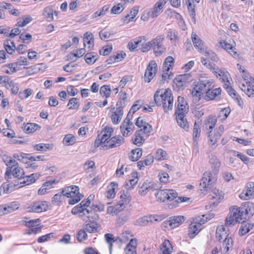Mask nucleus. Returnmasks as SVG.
<instances>
[{"instance_id":"f257e3e1","label":"nucleus","mask_w":254,"mask_h":254,"mask_svg":"<svg viewBox=\"0 0 254 254\" xmlns=\"http://www.w3.org/2000/svg\"><path fill=\"white\" fill-rule=\"evenodd\" d=\"M114 128L111 127H105L94 142V146L100 147L101 149L108 150L117 147L124 143L125 139L121 136H114L112 137Z\"/></svg>"},{"instance_id":"09e8293b","label":"nucleus","mask_w":254,"mask_h":254,"mask_svg":"<svg viewBox=\"0 0 254 254\" xmlns=\"http://www.w3.org/2000/svg\"><path fill=\"white\" fill-rule=\"evenodd\" d=\"M174 65L175 58L172 56H168L164 59L162 67L172 70Z\"/></svg>"},{"instance_id":"864d4df0","label":"nucleus","mask_w":254,"mask_h":254,"mask_svg":"<svg viewBox=\"0 0 254 254\" xmlns=\"http://www.w3.org/2000/svg\"><path fill=\"white\" fill-rule=\"evenodd\" d=\"M142 154V151L141 148H135L131 151L129 155V158L131 161H136L141 157Z\"/></svg>"},{"instance_id":"6e6d98bb","label":"nucleus","mask_w":254,"mask_h":254,"mask_svg":"<svg viewBox=\"0 0 254 254\" xmlns=\"http://www.w3.org/2000/svg\"><path fill=\"white\" fill-rule=\"evenodd\" d=\"M76 141L75 136L72 134L65 135L63 139V143L66 146H69L74 144Z\"/></svg>"},{"instance_id":"cd10ccee","label":"nucleus","mask_w":254,"mask_h":254,"mask_svg":"<svg viewBox=\"0 0 254 254\" xmlns=\"http://www.w3.org/2000/svg\"><path fill=\"white\" fill-rule=\"evenodd\" d=\"M217 78L225 82L227 80V74L224 69L219 68L216 64H214L211 70Z\"/></svg>"},{"instance_id":"72a5a7b5","label":"nucleus","mask_w":254,"mask_h":254,"mask_svg":"<svg viewBox=\"0 0 254 254\" xmlns=\"http://www.w3.org/2000/svg\"><path fill=\"white\" fill-rule=\"evenodd\" d=\"M166 3V0H158L154 6L151 8L156 18L163 11Z\"/></svg>"},{"instance_id":"774afa93","label":"nucleus","mask_w":254,"mask_h":254,"mask_svg":"<svg viewBox=\"0 0 254 254\" xmlns=\"http://www.w3.org/2000/svg\"><path fill=\"white\" fill-rule=\"evenodd\" d=\"M39 126L36 124L28 123L23 128L24 132L26 133H30L35 131Z\"/></svg>"},{"instance_id":"393cba45","label":"nucleus","mask_w":254,"mask_h":254,"mask_svg":"<svg viewBox=\"0 0 254 254\" xmlns=\"http://www.w3.org/2000/svg\"><path fill=\"white\" fill-rule=\"evenodd\" d=\"M123 114V110L120 107L113 109L109 113L112 122L115 125H117L121 122Z\"/></svg>"},{"instance_id":"ea45409f","label":"nucleus","mask_w":254,"mask_h":254,"mask_svg":"<svg viewBox=\"0 0 254 254\" xmlns=\"http://www.w3.org/2000/svg\"><path fill=\"white\" fill-rule=\"evenodd\" d=\"M209 163L213 172V174L216 175L219 172L221 166V162L219 159L215 156H212L210 158Z\"/></svg>"},{"instance_id":"4468645a","label":"nucleus","mask_w":254,"mask_h":254,"mask_svg":"<svg viewBox=\"0 0 254 254\" xmlns=\"http://www.w3.org/2000/svg\"><path fill=\"white\" fill-rule=\"evenodd\" d=\"M24 219L23 224L29 228L28 232H26L28 234H36L41 229L42 225L41 224H38L39 222V219L29 220L27 218H24Z\"/></svg>"},{"instance_id":"e433bc0d","label":"nucleus","mask_w":254,"mask_h":254,"mask_svg":"<svg viewBox=\"0 0 254 254\" xmlns=\"http://www.w3.org/2000/svg\"><path fill=\"white\" fill-rule=\"evenodd\" d=\"M228 236V231L226 230L223 225H219L216 231V238L219 241H222V240L227 238Z\"/></svg>"},{"instance_id":"ddd939ff","label":"nucleus","mask_w":254,"mask_h":254,"mask_svg":"<svg viewBox=\"0 0 254 254\" xmlns=\"http://www.w3.org/2000/svg\"><path fill=\"white\" fill-rule=\"evenodd\" d=\"M254 197V183H247L244 190L240 193L239 197L242 200H248Z\"/></svg>"},{"instance_id":"5fc2aeb1","label":"nucleus","mask_w":254,"mask_h":254,"mask_svg":"<svg viewBox=\"0 0 254 254\" xmlns=\"http://www.w3.org/2000/svg\"><path fill=\"white\" fill-rule=\"evenodd\" d=\"M62 178L60 174L49 176V189L54 188L60 182Z\"/></svg>"},{"instance_id":"0eeeda50","label":"nucleus","mask_w":254,"mask_h":254,"mask_svg":"<svg viewBox=\"0 0 254 254\" xmlns=\"http://www.w3.org/2000/svg\"><path fill=\"white\" fill-rule=\"evenodd\" d=\"M216 175L213 174L210 171L205 172L203 175L200 183V188L201 191H208L217 182Z\"/></svg>"},{"instance_id":"a878e982","label":"nucleus","mask_w":254,"mask_h":254,"mask_svg":"<svg viewBox=\"0 0 254 254\" xmlns=\"http://www.w3.org/2000/svg\"><path fill=\"white\" fill-rule=\"evenodd\" d=\"M152 189H156V184L149 180H146L139 188L138 193L140 195L144 196Z\"/></svg>"},{"instance_id":"f704fd0d","label":"nucleus","mask_w":254,"mask_h":254,"mask_svg":"<svg viewBox=\"0 0 254 254\" xmlns=\"http://www.w3.org/2000/svg\"><path fill=\"white\" fill-rule=\"evenodd\" d=\"M241 206L244 211L246 218L252 216L254 213V205L253 203L250 202H244L241 204Z\"/></svg>"},{"instance_id":"a19ab883","label":"nucleus","mask_w":254,"mask_h":254,"mask_svg":"<svg viewBox=\"0 0 254 254\" xmlns=\"http://www.w3.org/2000/svg\"><path fill=\"white\" fill-rule=\"evenodd\" d=\"M142 52H148L151 50L150 41H148L145 36H140V46L138 49Z\"/></svg>"},{"instance_id":"bb28decb","label":"nucleus","mask_w":254,"mask_h":254,"mask_svg":"<svg viewBox=\"0 0 254 254\" xmlns=\"http://www.w3.org/2000/svg\"><path fill=\"white\" fill-rule=\"evenodd\" d=\"M177 125L185 131H188L189 129V124L186 118L187 114H175Z\"/></svg>"},{"instance_id":"58836bf2","label":"nucleus","mask_w":254,"mask_h":254,"mask_svg":"<svg viewBox=\"0 0 254 254\" xmlns=\"http://www.w3.org/2000/svg\"><path fill=\"white\" fill-rule=\"evenodd\" d=\"M221 89L220 88H216L213 89H212V88H209V90L207 91L205 96V100L209 101L213 100L218 97L221 94Z\"/></svg>"},{"instance_id":"c756f323","label":"nucleus","mask_w":254,"mask_h":254,"mask_svg":"<svg viewBox=\"0 0 254 254\" xmlns=\"http://www.w3.org/2000/svg\"><path fill=\"white\" fill-rule=\"evenodd\" d=\"M220 45L223 49L227 51L234 58L238 57L239 54L234 46L226 41L220 42Z\"/></svg>"},{"instance_id":"423d86ee","label":"nucleus","mask_w":254,"mask_h":254,"mask_svg":"<svg viewBox=\"0 0 254 254\" xmlns=\"http://www.w3.org/2000/svg\"><path fill=\"white\" fill-rule=\"evenodd\" d=\"M241 205L240 207L233 206L230 209V212L226 218L225 224L227 225L234 224L246 219L245 214Z\"/></svg>"},{"instance_id":"9b49d317","label":"nucleus","mask_w":254,"mask_h":254,"mask_svg":"<svg viewBox=\"0 0 254 254\" xmlns=\"http://www.w3.org/2000/svg\"><path fill=\"white\" fill-rule=\"evenodd\" d=\"M91 196H90L86 200H83L81 202L74 206L71 210L73 214H79L80 216L86 215L89 214L90 211L87 208L91 202Z\"/></svg>"},{"instance_id":"c85d7f7f","label":"nucleus","mask_w":254,"mask_h":254,"mask_svg":"<svg viewBox=\"0 0 254 254\" xmlns=\"http://www.w3.org/2000/svg\"><path fill=\"white\" fill-rule=\"evenodd\" d=\"M233 246V240L232 238H225V239L222 240L220 251L222 253L225 254L232 249Z\"/></svg>"},{"instance_id":"9d476101","label":"nucleus","mask_w":254,"mask_h":254,"mask_svg":"<svg viewBox=\"0 0 254 254\" xmlns=\"http://www.w3.org/2000/svg\"><path fill=\"white\" fill-rule=\"evenodd\" d=\"M164 38L161 36H158L150 40L151 49H152L156 56H160L166 51L163 46Z\"/></svg>"},{"instance_id":"0e129e2a","label":"nucleus","mask_w":254,"mask_h":254,"mask_svg":"<svg viewBox=\"0 0 254 254\" xmlns=\"http://www.w3.org/2000/svg\"><path fill=\"white\" fill-rule=\"evenodd\" d=\"M159 181L162 184H167L169 182L170 176L169 174L164 171H160L158 174Z\"/></svg>"},{"instance_id":"a211bd4d","label":"nucleus","mask_w":254,"mask_h":254,"mask_svg":"<svg viewBox=\"0 0 254 254\" xmlns=\"http://www.w3.org/2000/svg\"><path fill=\"white\" fill-rule=\"evenodd\" d=\"M185 218L183 216L178 215L171 217L169 220L165 222L166 227L170 229L175 228L181 224H182L185 220Z\"/></svg>"},{"instance_id":"79ce46f5","label":"nucleus","mask_w":254,"mask_h":254,"mask_svg":"<svg viewBox=\"0 0 254 254\" xmlns=\"http://www.w3.org/2000/svg\"><path fill=\"white\" fill-rule=\"evenodd\" d=\"M139 180L138 175L137 172H132L131 177L127 182H126V186L127 189H133L134 188Z\"/></svg>"},{"instance_id":"49530a36","label":"nucleus","mask_w":254,"mask_h":254,"mask_svg":"<svg viewBox=\"0 0 254 254\" xmlns=\"http://www.w3.org/2000/svg\"><path fill=\"white\" fill-rule=\"evenodd\" d=\"M99 227L100 225L98 223L94 221H89L85 225L84 228L87 232L93 233L97 232Z\"/></svg>"},{"instance_id":"412c9836","label":"nucleus","mask_w":254,"mask_h":254,"mask_svg":"<svg viewBox=\"0 0 254 254\" xmlns=\"http://www.w3.org/2000/svg\"><path fill=\"white\" fill-rule=\"evenodd\" d=\"M121 132L124 136L131 134L134 128L133 124L129 120L126 119L120 127Z\"/></svg>"},{"instance_id":"c03bdc74","label":"nucleus","mask_w":254,"mask_h":254,"mask_svg":"<svg viewBox=\"0 0 254 254\" xmlns=\"http://www.w3.org/2000/svg\"><path fill=\"white\" fill-rule=\"evenodd\" d=\"M254 224L252 223L247 222L242 224L239 231L240 236H244L249 233L254 228Z\"/></svg>"},{"instance_id":"4c0bfd02","label":"nucleus","mask_w":254,"mask_h":254,"mask_svg":"<svg viewBox=\"0 0 254 254\" xmlns=\"http://www.w3.org/2000/svg\"><path fill=\"white\" fill-rule=\"evenodd\" d=\"M161 254H172L173 247L168 240H165L160 246Z\"/></svg>"},{"instance_id":"aec40b11","label":"nucleus","mask_w":254,"mask_h":254,"mask_svg":"<svg viewBox=\"0 0 254 254\" xmlns=\"http://www.w3.org/2000/svg\"><path fill=\"white\" fill-rule=\"evenodd\" d=\"M135 125L140 128L139 130H141V133L147 135L152 130V126L147 123L143 118L141 117H139L137 119Z\"/></svg>"},{"instance_id":"a18cd8bd","label":"nucleus","mask_w":254,"mask_h":254,"mask_svg":"<svg viewBox=\"0 0 254 254\" xmlns=\"http://www.w3.org/2000/svg\"><path fill=\"white\" fill-rule=\"evenodd\" d=\"M146 136V134L141 133V130L136 131L133 139V143L137 146H140L144 142V137Z\"/></svg>"},{"instance_id":"1a4fd4ad","label":"nucleus","mask_w":254,"mask_h":254,"mask_svg":"<svg viewBox=\"0 0 254 254\" xmlns=\"http://www.w3.org/2000/svg\"><path fill=\"white\" fill-rule=\"evenodd\" d=\"M4 178L5 180L8 179H20V180H25L24 178V172L23 170L19 167L18 164L15 166L14 167H7L6 172L4 175Z\"/></svg>"},{"instance_id":"6ab92c4d","label":"nucleus","mask_w":254,"mask_h":254,"mask_svg":"<svg viewBox=\"0 0 254 254\" xmlns=\"http://www.w3.org/2000/svg\"><path fill=\"white\" fill-rule=\"evenodd\" d=\"M224 193L216 188L212 190L210 194V199L213 205H217L223 199Z\"/></svg>"},{"instance_id":"2f4dec72","label":"nucleus","mask_w":254,"mask_h":254,"mask_svg":"<svg viewBox=\"0 0 254 254\" xmlns=\"http://www.w3.org/2000/svg\"><path fill=\"white\" fill-rule=\"evenodd\" d=\"M138 245L137 239H132L130 242L127 244L125 248L126 254H137L136 247Z\"/></svg>"},{"instance_id":"c9c22d12","label":"nucleus","mask_w":254,"mask_h":254,"mask_svg":"<svg viewBox=\"0 0 254 254\" xmlns=\"http://www.w3.org/2000/svg\"><path fill=\"white\" fill-rule=\"evenodd\" d=\"M139 7L138 6L133 7L130 11L129 13L123 18L122 21L125 24H128L131 21H134L135 17L138 13Z\"/></svg>"},{"instance_id":"f03ea898","label":"nucleus","mask_w":254,"mask_h":254,"mask_svg":"<svg viewBox=\"0 0 254 254\" xmlns=\"http://www.w3.org/2000/svg\"><path fill=\"white\" fill-rule=\"evenodd\" d=\"M155 196L157 201L161 202H168V207L170 209L177 207L181 203L190 200L189 197L178 196V192L172 189L159 190L156 192Z\"/></svg>"},{"instance_id":"f8f14e48","label":"nucleus","mask_w":254,"mask_h":254,"mask_svg":"<svg viewBox=\"0 0 254 254\" xmlns=\"http://www.w3.org/2000/svg\"><path fill=\"white\" fill-rule=\"evenodd\" d=\"M158 70L157 63L154 60L151 61L145 69L144 80L146 83L150 82L156 75Z\"/></svg>"},{"instance_id":"7c9ffc66","label":"nucleus","mask_w":254,"mask_h":254,"mask_svg":"<svg viewBox=\"0 0 254 254\" xmlns=\"http://www.w3.org/2000/svg\"><path fill=\"white\" fill-rule=\"evenodd\" d=\"M192 41L194 47L200 52H202L206 48L203 42L195 33L191 34Z\"/></svg>"},{"instance_id":"20e7f679","label":"nucleus","mask_w":254,"mask_h":254,"mask_svg":"<svg viewBox=\"0 0 254 254\" xmlns=\"http://www.w3.org/2000/svg\"><path fill=\"white\" fill-rule=\"evenodd\" d=\"M213 87L212 80L206 79L195 83L191 91V94L195 100H205L207 91Z\"/></svg>"},{"instance_id":"4be33fe9","label":"nucleus","mask_w":254,"mask_h":254,"mask_svg":"<svg viewBox=\"0 0 254 254\" xmlns=\"http://www.w3.org/2000/svg\"><path fill=\"white\" fill-rule=\"evenodd\" d=\"M48 209V204L46 201H38L34 203L31 206L27 207V211L39 213L45 211Z\"/></svg>"},{"instance_id":"4d7b16f0","label":"nucleus","mask_w":254,"mask_h":254,"mask_svg":"<svg viewBox=\"0 0 254 254\" xmlns=\"http://www.w3.org/2000/svg\"><path fill=\"white\" fill-rule=\"evenodd\" d=\"M228 92L230 96L232 97L237 103L240 107L242 106L243 101L240 96L237 94V92L233 88H228Z\"/></svg>"},{"instance_id":"680f3d73","label":"nucleus","mask_w":254,"mask_h":254,"mask_svg":"<svg viewBox=\"0 0 254 254\" xmlns=\"http://www.w3.org/2000/svg\"><path fill=\"white\" fill-rule=\"evenodd\" d=\"M5 87L7 89H10L13 94L16 95L18 93L19 91V87L17 84L15 83L12 80H8Z\"/></svg>"},{"instance_id":"3c124183","label":"nucleus","mask_w":254,"mask_h":254,"mask_svg":"<svg viewBox=\"0 0 254 254\" xmlns=\"http://www.w3.org/2000/svg\"><path fill=\"white\" fill-rule=\"evenodd\" d=\"M216 122L217 120L215 117H209L205 121L204 127L206 130L212 131L216 125Z\"/></svg>"},{"instance_id":"37998d69","label":"nucleus","mask_w":254,"mask_h":254,"mask_svg":"<svg viewBox=\"0 0 254 254\" xmlns=\"http://www.w3.org/2000/svg\"><path fill=\"white\" fill-rule=\"evenodd\" d=\"M174 74L172 70L162 67V74L160 84H163L168 81L173 76Z\"/></svg>"},{"instance_id":"052dcab7","label":"nucleus","mask_w":254,"mask_h":254,"mask_svg":"<svg viewBox=\"0 0 254 254\" xmlns=\"http://www.w3.org/2000/svg\"><path fill=\"white\" fill-rule=\"evenodd\" d=\"M131 200V196L128 192L123 191L122 192L120 195V201H121L122 202H124L125 204L127 206L130 202Z\"/></svg>"},{"instance_id":"39448f33","label":"nucleus","mask_w":254,"mask_h":254,"mask_svg":"<svg viewBox=\"0 0 254 254\" xmlns=\"http://www.w3.org/2000/svg\"><path fill=\"white\" fill-rule=\"evenodd\" d=\"M62 193L64 196L69 198L68 203L70 205L78 202L83 197L79 192V188L76 186H70L64 188Z\"/></svg>"},{"instance_id":"dca6fc26","label":"nucleus","mask_w":254,"mask_h":254,"mask_svg":"<svg viewBox=\"0 0 254 254\" xmlns=\"http://www.w3.org/2000/svg\"><path fill=\"white\" fill-rule=\"evenodd\" d=\"M100 95L101 96L105 98L103 102H96V105L99 107H103L108 104L107 98H109L111 93V89L110 86L108 85L102 86L100 88Z\"/></svg>"},{"instance_id":"473e14b6","label":"nucleus","mask_w":254,"mask_h":254,"mask_svg":"<svg viewBox=\"0 0 254 254\" xmlns=\"http://www.w3.org/2000/svg\"><path fill=\"white\" fill-rule=\"evenodd\" d=\"M118 190V184L115 182H111L107 187L106 196L109 199L115 197Z\"/></svg>"},{"instance_id":"8fccbe9b","label":"nucleus","mask_w":254,"mask_h":254,"mask_svg":"<svg viewBox=\"0 0 254 254\" xmlns=\"http://www.w3.org/2000/svg\"><path fill=\"white\" fill-rule=\"evenodd\" d=\"M130 213L129 212H126L122 214L116 220V225L121 226L127 222L129 220Z\"/></svg>"},{"instance_id":"13d9d810","label":"nucleus","mask_w":254,"mask_h":254,"mask_svg":"<svg viewBox=\"0 0 254 254\" xmlns=\"http://www.w3.org/2000/svg\"><path fill=\"white\" fill-rule=\"evenodd\" d=\"M156 18L151 8L147 9L143 11L141 16V19L144 21H148L149 19Z\"/></svg>"},{"instance_id":"338daca9","label":"nucleus","mask_w":254,"mask_h":254,"mask_svg":"<svg viewBox=\"0 0 254 254\" xmlns=\"http://www.w3.org/2000/svg\"><path fill=\"white\" fill-rule=\"evenodd\" d=\"M2 159L7 167H11V166L14 167L15 166L17 165V162L10 156L3 155Z\"/></svg>"},{"instance_id":"2eb2a0df","label":"nucleus","mask_w":254,"mask_h":254,"mask_svg":"<svg viewBox=\"0 0 254 254\" xmlns=\"http://www.w3.org/2000/svg\"><path fill=\"white\" fill-rule=\"evenodd\" d=\"M203 224L199 222V219L195 217L192 219L189 228V236L193 238L202 230Z\"/></svg>"},{"instance_id":"6e6552de","label":"nucleus","mask_w":254,"mask_h":254,"mask_svg":"<svg viewBox=\"0 0 254 254\" xmlns=\"http://www.w3.org/2000/svg\"><path fill=\"white\" fill-rule=\"evenodd\" d=\"M243 82L239 84L240 88L249 97L254 95V78L251 76L243 75Z\"/></svg>"},{"instance_id":"5701e85b","label":"nucleus","mask_w":254,"mask_h":254,"mask_svg":"<svg viewBox=\"0 0 254 254\" xmlns=\"http://www.w3.org/2000/svg\"><path fill=\"white\" fill-rule=\"evenodd\" d=\"M189 77H190L189 74H183L177 75L174 79V83L178 89H183L187 86Z\"/></svg>"},{"instance_id":"f3484780","label":"nucleus","mask_w":254,"mask_h":254,"mask_svg":"<svg viewBox=\"0 0 254 254\" xmlns=\"http://www.w3.org/2000/svg\"><path fill=\"white\" fill-rule=\"evenodd\" d=\"M223 130L224 127L220 126L218 129L215 130L214 132H212L211 130L208 132V143L210 146H212L216 144L220 138Z\"/></svg>"},{"instance_id":"7ed1b4c3","label":"nucleus","mask_w":254,"mask_h":254,"mask_svg":"<svg viewBox=\"0 0 254 254\" xmlns=\"http://www.w3.org/2000/svg\"><path fill=\"white\" fill-rule=\"evenodd\" d=\"M154 100L157 106L162 107L165 113H169L172 111L174 99L170 89H158L154 94Z\"/></svg>"},{"instance_id":"e2e57ef3","label":"nucleus","mask_w":254,"mask_h":254,"mask_svg":"<svg viewBox=\"0 0 254 254\" xmlns=\"http://www.w3.org/2000/svg\"><path fill=\"white\" fill-rule=\"evenodd\" d=\"M126 54L123 51H120L111 57V60L114 63L122 61L126 57Z\"/></svg>"},{"instance_id":"bf43d9fd","label":"nucleus","mask_w":254,"mask_h":254,"mask_svg":"<svg viewBox=\"0 0 254 254\" xmlns=\"http://www.w3.org/2000/svg\"><path fill=\"white\" fill-rule=\"evenodd\" d=\"M201 53L205 57H206V58L211 60L212 61L217 62L219 60L218 58L217 57L215 53H214L212 51L207 49L206 48Z\"/></svg>"},{"instance_id":"de8ad7c7","label":"nucleus","mask_w":254,"mask_h":254,"mask_svg":"<svg viewBox=\"0 0 254 254\" xmlns=\"http://www.w3.org/2000/svg\"><path fill=\"white\" fill-rule=\"evenodd\" d=\"M140 37H137L129 42L127 45V48L130 51L139 50Z\"/></svg>"},{"instance_id":"603ef678","label":"nucleus","mask_w":254,"mask_h":254,"mask_svg":"<svg viewBox=\"0 0 254 254\" xmlns=\"http://www.w3.org/2000/svg\"><path fill=\"white\" fill-rule=\"evenodd\" d=\"M154 158L158 161L165 160L168 158V155L166 151L159 148L156 150Z\"/></svg>"},{"instance_id":"b1692460","label":"nucleus","mask_w":254,"mask_h":254,"mask_svg":"<svg viewBox=\"0 0 254 254\" xmlns=\"http://www.w3.org/2000/svg\"><path fill=\"white\" fill-rule=\"evenodd\" d=\"M189 105L184 97L178 98L177 109L175 114H187L189 111Z\"/></svg>"},{"instance_id":"69168bd1","label":"nucleus","mask_w":254,"mask_h":254,"mask_svg":"<svg viewBox=\"0 0 254 254\" xmlns=\"http://www.w3.org/2000/svg\"><path fill=\"white\" fill-rule=\"evenodd\" d=\"M109 9V5H106L99 9L97 11L94 13L92 15L93 18H97L98 17L105 15Z\"/></svg>"}]
</instances>
